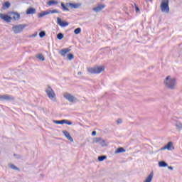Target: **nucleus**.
Returning a JSON list of instances; mask_svg holds the SVG:
<instances>
[{"label": "nucleus", "mask_w": 182, "mask_h": 182, "mask_svg": "<svg viewBox=\"0 0 182 182\" xmlns=\"http://www.w3.org/2000/svg\"><path fill=\"white\" fill-rule=\"evenodd\" d=\"M36 9L33 8H29L26 11L27 15H33V14H36Z\"/></svg>", "instance_id": "obj_18"}, {"label": "nucleus", "mask_w": 182, "mask_h": 182, "mask_svg": "<svg viewBox=\"0 0 182 182\" xmlns=\"http://www.w3.org/2000/svg\"><path fill=\"white\" fill-rule=\"evenodd\" d=\"M61 6H62V9L63 11H67V12H69V5H68V3L67 4H63V3H61Z\"/></svg>", "instance_id": "obj_21"}, {"label": "nucleus", "mask_w": 182, "mask_h": 182, "mask_svg": "<svg viewBox=\"0 0 182 182\" xmlns=\"http://www.w3.org/2000/svg\"><path fill=\"white\" fill-rule=\"evenodd\" d=\"M173 126L176 127L177 132H181L182 131V123L180 122V121L173 120L172 122Z\"/></svg>", "instance_id": "obj_8"}, {"label": "nucleus", "mask_w": 182, "mask_h": 182, "mask_svg": "<svg viewBox=\"0 0 182 182\" xmlns=\"http://www.w3.org/2000/svg\"><path fill=\"white\" fill-rule=\"evenodd\" d=\"M161 11L165 14H168L170 8L168 7V0H162L161 3Z\"/></svg>", "instance_id": "obj_5"}, {"label": "nucleus", "mask_w": 182, "mask_h": 182, "mask_svg": "<svg viewBox=\"0 0 182 182\" xmlns=\"http://www.w3.org/2000/svg\"><path fill=\"white\" fill-rule=\"evenodd\" d=\"M4 101V95H0V102Z\"/></svg>", "instance_id": "obj_37"}, {"label": "nucleus", "mask_w": 182, "mask_h": 182, "mask_svg": "<svg viewBox=\"0 0 182 182\" xmlns=\"http://www.w3.org/2000/svg\"><path fill=\"white\" fill-rule=\"evenodd\" d=\"M164 83L166 87H167V89H171V90H173V89H176V85H177L176 78L170 75L166 77V79L164 81Z\"/></svg>", "instance_id": "obj_1"}, {"label": "nucleus", "mask_w": 182, "mask_h": 182, "mask_svg": "<svg viewBox=\"0 0 182 182\" xmlns=\"http://www.w3.org/2000/svg\"><path fill=\"white\" fill-rule=\"evenodd\" d=\"M87 72H89V73H91L92 75H99V73H102V72H105V67L95 66L92 68H88Z\"/></svg>", "instance_id": "obj_3"}, {"label": "nucleus", "mask_w": 182, "mask_h": 182, "mask_svg": "<svg viewBox=\"0 0 182 182\" xmlns=\"http://www.w3.org/2000/svg\"><path fill=\"white\" fill-rule=\"evenodd\" d=\"M58 2L57 0H50L47 2L48 6H53V5H58Z\"/></svg>", "instance_id": "obj_20"}, {"label": "nucleus", "mask_w": 182, "mask_h": 182, "mask_svg": "<svg viewBox=\"0 0 182 182\" xmlns=\"http://www.w3.org/2000/svg\"><path fill=\"white\" fill-rule=\"evenodd\" d=\"M136 12H139V7H136Z\"/></svg>", "instance_id": "obj_40"}, {"label": "nucleus", "mask_w": 182, "mask_h": 182, "mask_svg": "<svg viewBox=\"0 0 182 182\" xmlns=\"http://www.w3.org/2000/svg\"><path fill=\"white\" fill-rule=\"evenodd\" d=\"M3 100H14V97L9 95H3Z\"/></svg>", "instance_id": "obj_23"}, {"label": "nucleus", "mask_w": 182, "mask_h": 182, "mask_svg": "<svg viewBox=\"0 0 182 182\" xmlns=\"http://www.w3.org/2000/svg\"><path fill=\"white\" fill-rule=\"evenodd\" d=\"M69 52H70V49L64 48L60 51V55H61V56H65L66 53H69Z\"/></svg>", "instance_id": "obj_19"}, {"label": "nucleus", "mask_w": 182, "mask_h": 182, "mask_svg": "<svg viewBox=\"0 0 182 182\" xmlns=\"http://www.w3.org/2000/svg\"><path fill=\"white\" fill-rule=\"evenodd\" d=\"M9 6H11V4L9 2L4 3V4L3 5V7L1 9V11H4L5 9V8H9Z\"/></svg>", "instance_id": "obj_26"}, {"label": "nucleus", "mask_w": 182, "mask_h": 182, "mask_svg": "<svg viewBox=\"0 0 182 182\" xmlns=\"http://www.w3.org/2000/svg\"><path fill=\"white\" fill-rule=\"evenodd\" d=\"M126 152V149L122 148V147H119L115 151V154H119L120 153H125Z\"/></svg>", "instance_id": "obj_22"}, {"label": "nucleus", "mask_w": 182, "mask_h": 182, "mask_svg": "<svg viewBox=\"0 0 182 182\" xmlns=\"http://www.w3.org/2000/svg\"><path fill=\"white\" fill-rule=\"evenodd\" d=\"M63 133L64 136L66 137V139H68V140H70V141L73 143V138H72V136H70V134H69L68 131L64 130L63 131Z\"/></svg>", "instance_id": "obj_14"}, {"label": "nucleus", "mask_w": 182, "mask_h": 182, "mask_svg": "<svg viewBox=\"0 0 182 182\" xmlns=\"http://www.w3.org/2000/svg\"><path fill=\"white\" fill-rule=\"evenodd\" d=\"M154 176V173L151 172L149 175L145 178L144 182H151L153 181V177Z\"/></svg>", "instance_id": "obj_15"}, {"label": "nucleus", "mask_w": 182, "mask_h": 182, "mask_svg": "<svg viewBox=\"0 0 182 182\" xmlns=\"http://www.w3.org/2000/svg\"><path fill=\"white\" fill-rule=\"evenodd\" d=\"M168 170H173V167L172 166H168Z\"/></svg>", "instance_id": "obj_39"}, {"label": "nucleus", "mask_w": 182, "mask_h": 182, "mask_svg": "<svg viewBox=\"0 0 182 182\" xmlns=\"http://www.w3.org/2000/svg\"><path fill=\"white\" fill-rule=\"evenodd\" d=\"M65 122H64V124H68V126H72V122L68 121V119H64Z\"/></svg>", "instance_id": "obj_35"}, {"label": "nucleus", "mask_w": 182, "mask_h": 182, "mask_svg": "<svg viewBox=\"0 0 182 182\" xmlns=\"http://www.w3.org/2000/svg\"><path fill=\"white\" fill-rule=\"evenodd\" d=\"M92 136H96V131H93L92 132Z\"/></svg>", "instance_id": "obj_38"}, {"label": "nucleus", "mask_w": 182, "mask_h": 182, "mask_svg": "<svg viewBox=\"0 0 182 182\" xmlns=\"http://www.w3.org/2000/svg\"><path fill=\"white\" fill-rule=\"evenodd\" d=\"M106 156H98V161H103L104 160H106Z\"/></svg>", "instance_id": "obj_30"}, {"label": "nucleus", "mask_w": 182, "mask_h": 182, "mask_svg": "<svg viewBox=\"0 0 182 182\" xmlns=\"http://www.w3.org/2000/svg\"><path fill=\"white\" fill-rule=\"evenodd\" d=\"M57 38L58 39H59L60 41H62V39H63V34L62 33H60L57 35Z\"/></svg>", "instance_id": "obj_31"}, {"label": "nucleus", "mask_w": 182, "mask_h": 182, "mask_svg": "<svg viewBox=\"0 0 182 182\" xmlns=\"http://www.w3.org/2000/svg\"><path fill=\"white\" fill-rule=\"evenodd\" d=\"M0 18L3 20L5 21V22H11L12 21V17H11V14H0Z\"/></svg>", "instance_id": "obj_9"}, {"label": "nucleus", "mask_w": 182, "mask_h": 182, "mask_svg": "<svg viewBox=\"0 0 182 182\" xmlns=\"http://www.w3.org/2000/svg\"><path fill=\"white\" fill-rule=\"evenodd\" d=\"M50 14H60V12H59V11L54 9V10H49Z\"/></svg>", "instance_id": "obj_32"}, {"label": "nucleus", "mask_w": 182, "mask_h": 182, "mask_svg": "<svg viewBox=\"0 0 182 182\" xmlns=\"http://www.w3.org/2000/svg\"><path fill=\"white\" fill-rule=\"evenodd\" d=\"M57 23L61 26V28H66V26H69V23L66 21H62V18L59 17L57 18Z\"/></svg>", "instance_id": "obj_10"}, {"label": "nucleus", "mask_w": 182, "mask_h": 182, "mask_svg": "<svg viewBox=\"0 0 182 182\" xmlns=\"http://www.w3.org/2000/svg\"><path fill=\"white\" fill-rule=\"evenodd\" d=\"M117 124H120V123H122V119H117Z\"/></svg>", "instance_id": "obj_36"}, {"label": "nucleus", "mask_w": 182, "mask_h": 182, "mask_svg": "<svg viewBox=\"0 0 182 182\" xmlns=\"http://www.w3.org/2000/svg\"><path fill=\"white\" fill-rule=\"evenodd\" d=\"M67 58L68 60H72L74 58L73 54H68Z\"/></svg>", "instance_id": "obj_34"}, {"label": "nucleus", "mask_w": 182, "mask_h": 182, "mask_svg": "<svg viewBox=\"0 0 182 182\" xmlns=\"http://www.w3.org/2000/svg\"><path fill=\"white\" fill-rule=\"evenodd\" d=\"M63 96H64L65 99H66V100L70 102V103H76L77 102V98H76V97L72 95V94L66 92L63 95Z\"/></svg>", "instance_id": "obj_6"}, {"label": "nucleus", "mask_w": 182, "mask_h": 182, "mask_svg": "<svg viewBox=\"0 0 182 182\" xmlns=\"http://www.w3.org/2000/svg\"><path fill=\"white\" fill-rule=\"evenodd\" d=\"M92 143H98L102 147H106V146H107V143H106V141H105L102 138H94L92 140Z\"/></svg>", "instance_id": "obj_7"}, {"label": "nucleus", "mask_w": 182, "mask_h": 182, "mask_svg": "<svg viewBox=\"0 0 182 182\" xmlns=\"http://www.w3.org/2000/svg\"><path fill=\"white\" fill-rule=\"evenodd\" d=\"M77 75H82V72H78Z\"/></svg>", "instance_id": "obj_41"}, {"label": "nucleus", "mask_w": 182, "mask_h": 182, "mask_svg": "<svg viewBox=\"0 0 182 182\" xmlns=\"http://www.w3.org/2000/svg\"><path fill=\"white\" fill-rule=\"evenodd\" d=\"M105 4H99L96 7H94L92 9V10L95 11V12H100V11H102V9H104L105 8Z\"/></svg>", "instance_id": "obj_13"}, {"label": "nucleus", "mask_w": 182, "mask_h": 182, "mask_svg": "<svg viewBox=\"0 0 182 182\" xmlns=\"http://www.w3.org/2000/svg\"><path fill=\"white\" fill-rule=\"evenodd\" d=\"M53 122L55 124H65V119H63V120H60V121L53 120Z\"/></svg>", "instance_id": "obj_25"}, {"label": "nucleus", "mask_w": 182, "mask_h": 182, "mask_svg": "<svg viewBox=\"0 0 182 182\" xmlns=\"http://www.w3.org/2000/svg\"><path fill=\"white\" fill-rule=\"evenodd\" d=\"M46 35V33L45 31H41L39 33L40 38H43Z\"/></svg>", "instance_id": "obj_33"}, {"label": "nucleus", "mask_w": 182, "mask_h": 182, "mask_svg": "<svg viewBox=\"0 0 182 182\" xmlns=\"http://www.w3.org/2000/svg\"><path fill=\"white\" fill-rule=\"evenodd\" d=\"M46 15H50L49 10L41 11L38 14V18H43V16H46Z\"/></svg>", "instance_id": "obj_17"}, {"label": "nucleus", "mask_w": 182, "mask_h": 182, "mask_svg": "<svg viewBox=\"0 0 182 182\" xmlns=\"http://www.w3.org/2000/svg\"><path fill=\"white\" fill-rule=\"evenodd\" d=\"M69 5L71 9H77L80 6V4L67 3V6Z\"/></svg>", "instance_id": "obj_16"}, {"label": "nucleus", "mask_w": 182, "mask_h": 182, "mask_svg": "<svg viewBox=\"0 0 182 182\" xmlns=\"http://www.w3.org/2000/svg\"><path fill=\"white\" fill-rule=\"evenodd\" d=\"M159 167H167L168 164H167V163H165L164 161H161L159 162Z\"/></svg>", "instance_id": "obj_24"}, {"label": "nucleus", "mask_w": 182, "mask_h": 182, "mask_svg": "<svg viewBox=\"0 0 182 182\" xmlns=\"http://www.w3.org/2000/svg\"><path fill=\"white\" fill-rule=\"evenodd\" d=\"M9 167L10 168H11L12 170H19V168L16 167V166H15V165H14V164H10L9 165Z\"/></svg>", "instance_id": "obj_28"}, {"label": "nucleus", "mask_w": 182, "mask_h": 182, "mask_svg": "<svg viewBox=\"0 0 182 182\" xmlns=\"http://www.w3.org/2000/svg\"><path fill=\"white\" fill-rule=\"evenodd\" d=\"M82 32V28H77L76 29L74 30V33L75 35H79Z\"/></svg>", "instance_id": "obj_27"}, {"label": "nucleus", "mask_w": 182, "mask_h": 182, "mask_svg": "<svg viewBox=\"0 0 182 182\" xmlns=\"http://www.w3.org/2000/svg\"><path fill=\"white\" fill-rule=\"evenodd\" d=\"M26 26H28L26 24L13 25L11 31L15 35H18L19 33H22V32H23V29H25Z\"/></svg>", "instance_id": "obj_2"}, {"label": "nucleus", "mask_w": 182, "mask_h": 182, "mask_svg": "<svg viewBox=\"0 0 182 182\" xmlns=\"http://www.w3.org/2000/svg\"><path fill=\"white\" fill-rule=\"evenodd\" d=\"M37 59H39L40 60H45V57L42 54H38L36 55Z\"/></svg>", "instance_id": "obj_29"}, {"label": "nucleus", "mask_w": 182, "mask_h": 182, "mask_svg": "<svg viewBox=\"0 0 182 182\" xmlns=\"http://www.w3.org/2000/svg\"><path fill=\"white\" fill-rule=\"evenodd\" d=\"M10 17L11 18V21L12 19H14V21H18V19H20L21 18V15L18 13H15V12H11L9 13Z\"/></svg>", "instance_id": "obj_11"}, {"label": "nucleus", "mask_w": 182, "mask_h": 182, "mask_svg": "<svg viewBox=\"0 0 182 182\" xmlns=\"http://www.w3.org/2000/svg\"><path fill=\"white\" fill-rule=\"evenodd\" d=\"M173 149H174L173 147V143L172 142H168L166 146L161 148L160 150H161V151H163V150L171 151Z\"/></svg>", "instance_id": "obj_12"}, {"label": "nucleus", "mask_w": 182, "mask_h": 182, "mask_svg": "<svg viewBox=\"0 0 182 182\" xmlns=\"http://www.w3.org/2000/svg\"><path fill=\"white\" fill-rule=\"evenodd\" d=\"M46 92L49 99H50V100H52L53 102H56V95L55 94V91H53L52 87H47L46 90Z\"/></svg>", "instance_id": "obj_4"}]
</instances>
